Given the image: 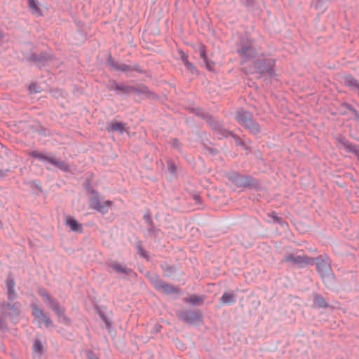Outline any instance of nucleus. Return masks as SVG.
<instances>
[{"label":"nucleus","mask_w":359,"mask_h":359,"mask_svg":"<svg viewBox=\"0 0 359 359\" xmlns=\"http://www.w3.org/2000/svg\"><path fill=\"white\" fill-rule=\"evenodd\" d=\"M29 155L41 161L49 163L62 171L68 172L69 170V165L65 161L57 158L53 154L34 150L30 151Z\"/></svg>","instance_id":"1"},{"label":"nucleus","mask_w":359,"mask_h":359,"mask_svg":"<svg viewBox=\"0 0 359 359\" xmlns=\"http://www.w3.org/2000/svg\"><path fill=\"white\" fill-rule=\"evenodd\" d=\"M236 119L241 125L247 128L251 133L256 134L260 131L259 125L253 121L250 113L240 110L237 112Z\"/></svg>","instance_id":"2"},{"label":"nucleus","mask_w":359,"mask_h":359,"mask_svg":"<svg viewBox=\"0 0 359 359\" xmlns=\"http://www.w3.org/2000/svg\"><path fill=\"white\" fill-rule=\"evenodd\" d=\"M39 294L43 297V301L56 313L60 321L67 320L64 316V309L59 306L57 301L52 298L46 290L40 289Z\"/></svg>","instance_id":"3"},{"label":"nucleus","mask_w":359,"mask_h":359,"mask_svg":"<svg viewBox=\"0 0 359 359\" xmlns=\"http://www.w3.org/2000/svg\"><path fill=\"white\" fill-rule=\"evenodd\" d=\"M89 205L91 208L105 214L108 212L109 208L113 205V202L111 201H102L98 196H94L90 198Z\"/></svg>","instance_id":"4"},{"label":"nucleus","mask_w":359,"mask_h":359,"mask_svg":"<svg viewBox=\"0 0 359 359\" xmlns=\"http://www.w3.org/2000/svg\"><path fill=\"white\" fill-rule=\"evenodd\" d=\"M32 308L33 309L32 314L34 316V320L39 327L44 326L48 327L52 325L53 323L51 319L45 315L43 311L39 309L36 304H32Z\"/></svg>","instance_id":"5"},{"label":"nucleus","mask_w":359,"mask_h":359,"mask_svg":"<svg viewBox=\"0 0 359 359\" xmlns=\"http://www.w3.org/2000/svg\"><path fill=\"white\" fill-rule=\"evenodd\" d=\"M313 258L297 255H288L285 257V262H290L292 265L298 267H304L308 264H313Z\"/></svg>","instance_id":"6"},{"label":"nucleus","mask_w":359,"mask_h":359,"mask_svg":"<svg viewBox=\"0 0 359 359\" xmlns=\"http://www.w3.org/2000/svg\"><path fill=\"white\" fill-rule=\"evenodd\" d=\"M318 262L316 263V269L318 272L320 274L323 279L329 280L333 276L330 265L328 262L324 259H316Z\"/></svg>","instance_id":"7"},{"label":"nucleus","mask_w":359,"mask_h":359,"mask_svg":"<svg viewBox=\"0 0 359 359\" xmlns=\"http://www.w3.org/2000/svg\"><path fill=\"white\" fill-rule=\"evenodd\" d=\"M153 284L158 290L165 294H170L177 292V290L172 285L167 284L159 279L154 280Z\"/></svg>","instance_id":"8"},{"label":"nucleus","mask_w":359,"mask_h":359,"mask_svg":"<svg viewBox=\"0 0 359 359\" xmlns=\"http://www.w3.org/2000/svg\"><path fill=\"white\" fill-rule=\"evenodd\" d=\"M21 304L19 302H15L13 304H8L2 307L4 315H9L12 318L18 316L20 313Z\"/></svg>","instance_id":"9"},{"label":"nucleus","mask_w":359,"mask_h":359,"mask_svg":"<svg viewBox=\"0 0 359 359\" xmlns=\"http://www.w3.org/2000/svg\"><path fill=\"white\" fill-rule=\"evenodd\" d=\"M65 224L73 231H81L82 225L79 224L74 217L67 216L65 218Z\"/></svg>","instance_id":"10"},{"label":"nucleus","mask_w":359,"mask_h":359,"mask_svg":"<svg viewBox=\"0 0 359 359\" xmlns=\"http://www.w3.org/2000/svg\"><path fill=\"white\" fill-rule=\"evenodd\" d=\"M238 53L242 57L249 58L255 55V51L254 50L251 45H242L241 48L238 50Z\"/></svg>","instance_id":"11"},{"label":"nucleus","mask_w":359,"mask_h":359,"mask_svg":"<svg viewBox=\"0 0 359 359\" xmlns=\"http://www.w3.org/2000/svg\"><path fill=\"white\" fill-rule=\"evenodd\" d=\"M107 130L109 132L118 131L123 133L125 130V124L122 122L111 121L107 126Z\"/></svg>","instance_id":"12"},{"label":"nucleus","mask_w":359,"mask_h":359,"mask_svg":"<svg viewBox=\"0 0 359 359\" xmlns=\"http://www.w3.org/2000/svg\"><path fill=\"white\" fill-rule=\"evenodd\" d=\"M114 89L115 90L121 92L124 94H128L130 93H133L134 90H135V88L130 86H126L125 84H119L114 83Z\"/></svg>","instance_id":"13"},{"label":"nucleus","mask_w":359,"mask_h":359,"mask_svg":"<svg viewBox=\"0 0 359 359\" xmlns=\"http://www.w3.org/2000/svg\"><path fill=\"white\" fill-rule=\"evenodd\" d=\"M222 304H230L236 302V295L233 293L224 292L220 298Z\"/></svg>","instance_id":"14"},{"label":"nucleus","mask_w":359,"mask_h":359,"mask_svg":"<svg viewBox=\"0 0 359 359\" xmlns=\"http://www.w3.org/2000/svg\"><path fill=\"white\" fill-rule=\"evenodd\" d=\"M313 298L315 306L320 308H325L327 306V302L320 295L315 294Z\"/></svg>","instance_id":"15"},{"label":"nucleus","mask_w":359,"mask_h":359,"mask_svg":"<svg viewBox=\"0 0 359 359\" xmlns=\"http://www.w3.org/2000/svg\"><path fill=\"white\" fill-rule=\"evenodd\" d=\"M198 52L200 54L201 57L203 60L204 62L205 63V66L207 69L209 70H211L210 65L209 64L206 55V50L205 46L204 45H201L198 48Z\"/></svg>","instance_id":"16"},{"label":"nucleus","mask_w":359,"mask_h":359,"mask_svg":"<svg viewBox=\"0 0 359 359\" xmlns=\"http://www.w3.org/2000/svg\"><path fill=\"white\" fill-rule=\"evenodd\" d=\"M28 6L29 8L31 9L32 13L41 15V9L38 6L37 1L36 0H28Z\"/></svg>","instance_id":"17"},{"label":"nucleus","mask_w":359,"mask_h":359,"mask_svg":"<svg viewBox=\"0 0 359 359\" xmlns=\"http://www.w3.org/2000/svg\"><path fill=\"white\" fill-rule=\"evenodd\" d=\"M345 83L346 86L352 88L353 90H355L357 86L359 85V83L354 78L351 76H347L345 79Z\"/></svg>","instance_id":"18"},{"label":"nucleus","mask_w":359,"mask_h":359,"mask_svg":"<svg viewBox=\"0 0 359 359\" xmlns=\"http://www.w3.org/2000/svg\"><path fill=\"white\" fill-rule=\"evenodd\" d=\"M187 301L194 304H199L203 302V298L197 295H191Z\"/></svg>","instance_id":"19"},{"label":"nucleus","mask_w":359,"mask_h":359,"mask_svg":"<svg viewBox=\"0 0 359 359\" xmlns=\"http://www.w3.org/2000/svg\"><path fill=\"white\" fill-rule=\"evenodd\" d=\"M133 93L144 94L147 97H149L151 94L146 86H141L139 88H135V90H134Z\"/></svg>","instance_id":"20"},{"label":"nucleus","mask_w":359,"mask_h":359,"mask_svg":"<svg viewBox=\"0 0 359 359\" xmlns=\"http://www.w3.org/2000/svg\"><path fill=\"white\" fill-rule=\"evenodd\" d=\"M339 144L340 146L344 147L345 149H346L348 151L354 150L353 147L348 142L346 141L345 140H340L339 141Z\"/></svg>","instance_id":"21"},{"label":"nucleus","mask_w":359,"mask_h":359,"mask_svg":"<svg viewBox=\"0 0 359 359\" xmlns=\"http://www.w3.org/2000/svg\"><path fill=\"white\" fill-rule=\"evenodd\" d=\"M6 287H7V290H12L15 287V281L13 278H8L6 279Z\"/></svg>","instance_id":"22"},{"label":"nucleus","mask_w":359,"mask_h":359,"mask_svg":"<svg viewBox=\"0 0 359 359\" xmlns=\"http://www.w3.org/2000/svg\"><path fill=\"white\" fill-rule=\"evenodd\" d=\"M111 267L118 272L126 273V268L119 264H113Z\"/></svg>","instance_id":"23"},{"label":"nucleus","mask_w":359,"mask_h":359,"mask_svg":"<svg viewBox=\"0 0 359 359\" xmlns=\"http://www.w3.org/2000/svg\"><path fill=\"white\" fill-rule=\"evenodd\" d=\"M34 350L36 352L41 353L42 351V345L39 341H35L34 343Z\"/></svg>","instance_id":"24"},{"label":"nucleus","mask_w":359,"mask_h":359,"mask_svg":"<svg viewBox=\"0 0 359 359\" xmlns=\"http://www.w3.org/2000/svg\"><path fill=\"white\" fill-rule=\"evenodd\" d=\"M8 297L10 301H13L16 297L15 289L8 290Z\"/></svg>","instance_id":"25"},{"label":"nucleus","mask_w":359,"mask_h":359,"mask_svg":"<svg viewBox=\"0 0 359 359\" xmlns=\"http://www.w3.org/2000/svg\"><path fill=\"white\" fill-rule=\"evenodd\" d=\"M180 53H181V55H180L181 60H182V62L184 63V65H185L187 62H189L188 55L182 51H180Z\"/></svg>","instance_id":"26"},{"label":"nucleus","mask_w":359,"mask_h":359,"mask_svg":"<svg viewBox=\"0 0 359 359\" xmlns=\"http://www.w3.org/2000/svg\"><path fill=\"white\" fill-rule=\"evenodd\" d=\"M6 325L3 316H0V330H6Z\"/></svg>","instance_id":"27"},{"label":"nucleus","mask_w":359,"mask_h":359,"mask_svg":"<svg viewBox=\"0 0 359 359\" xmlns=\"http://www.w3.org/2000/svg\"><path fill=\"white\" fill-rule=\"evenodd\" d=\"M184 65L188 69L191 70L192 72L196 70L194 65L189 61L187 62Z\"/></svg>","instance_id":"28"},{"label":"nucleus","mask_w":359,"mask_h":359,"mask_svg":"<svg viewBox=\"0 0 359 359\" xmlns=\"http://www.w3.org/2000/svg\"><path fill=\"white\" fill-rule=\"evenodd\" d=\"M116 68L121 71H127L128 69V66L125 64H121L116 66Z\"/></svg>","instance_id":"29"},{"label":"nucleus","mask_w":359,"mask_h":359,"mask_svg":"<svg viewBox=\"0 0 359 359\" xmlns=\"http://www.w3.org/2000/svg\"><path fill=\"white\" fill-rule=\"evenodd\" d=\"M138 250H139L140 254L142 257H145V258H147V257H148V256H147V252L146 251H144V250L142 249V248L141 246H139V247H138Z\"/></svg>","instance_id":"30"},{"label":"nucleus","mask_w":359,"mask_h":359,"mask_svg":"<svg viewBox=\"0 0 359 359\" xmlns=\"http://www.w3.org/2000/svg\"><path fill=\"white\" fill-rule=\"evenodd\" d=\"M172 145H173L175 147H177V148H178V147H179V146H180V142H179V141H178L177 140H175V139L172 140Z\"/></svg>","instance_id":"31"},{"label":"nucleus","mask_w":359,"mask_h":359,"mask_svg":"<svg viewBox=\"0 0 359 359\" xmlns=\"http://www.w3.org/2000/svg\"><path fill=\"white\" fill-rule=\"evenodd\" d=\"M187 315L190 316V317H193V316H195V313L194 312H187Z\"/></svg>","instance_id":"32"},{"label":"nucleus","mask_w":359,"mask_h":359,"mask_svg":"<svg viewBox=\"0 0 359 359\" xmlns=\"http://www.w3.org/2000/svg\"><path fill=\"white\" fill-rule=\"evenodd\" d=\"M355 90L358 93L359 95V85L357 86V88L355 89Z\"/></svg>","instance_id":"33"},{"label":"nucleus","mask_w":359,"mask_h":359,"mask_svg":"<svg viewBox=\"0 0 359 359\" xmlns=\"http://www.w3.org/2000/svg\"><path fill=\"white\" fill-rule=\"evenodd\" d=\"M3 226V223L0 220V227H2Z\"/></svg>","instance_id":"34"}]
</instances>
